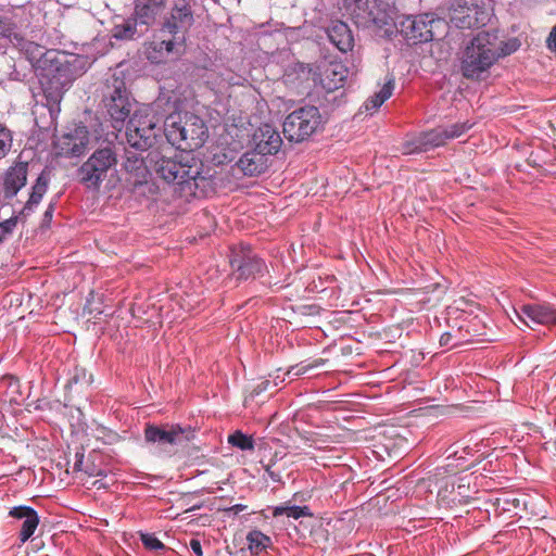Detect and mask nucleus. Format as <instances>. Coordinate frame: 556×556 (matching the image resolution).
Here are the masks:
<instances>
[{
    "mask_svg": "<svg viewBox=\"0 0 556 556\" xmlns=\"http://www.w3.org/2000/svg\"><path fill=\"white\" fill-rule=\"evenodd\" d=\"M81 60L55 49L47 52L38 65V76L43 96L50 106L59 105L71 84L81 75Z\"/></svg>",
    "mask_w": 556,
    "mask_h": 556,
    "instance_id": "1",
    "label": "nucleus"
},
{
    "mask_svg": "<svg viewBox=\"0 0 556 556\" xmlns=\"http://www.w3.org/2000/svg\"><path fill=\"white\" fill-rule=\"evenodd\" d=\"M497 60V30H482L462 52V74L467 79H479Z\"/></svg>",
    "mask_w": 556,
    "mask_h": 556,
    "instance_id": "2",
    "label": "nucleus"
},
{
    "mask_svg": "<svg viewBox=\"0 0 556 556\" xmlns=\"http://www.w3.org/2000/svg\"><path fill=\"white\" fill-rule=\"evenodd\" d=\"M164 125L168 141L181 150L198 149L207 138V127L203 119L191 113L169 115Z\"/></svg>",
    "mask_w": 556,
    "mask_h": 556,
    "instance_id": "3",
    "label": "nucleus"
},
{
    "mask_svg": "<svg viewBox=\"0 0 556 556\" xmlns=\"http://www.w3.org/2000/svg\"><path fill=\"white\" fill-rule=\"evenodd\" d=\"M194 438L195 430L189 425L147 424L144 428L146 442L167 455H170L175 447L186 445Z\"/></svg>",
    "mask_w": 556,
    "mask_h": 556,
    "instance_id": "4",
    "label": "nucleus"
},
{
    "mask_svg": "<svg viewBox=\"0 0 556 556\" xmlns=\"http://www.w3.org/2000/svg\"><path fill=\"white\" fill-rule=\"evenodd\" d=\"M151 162H154L153 168L159 177L168 184L179 186L181 192L194 193L198 187V179H203L198 166L157 155H155V159L151 157Z\"/></svg>",
    "mask_w": 556,
    "mask_h": 556,
    "instance_id": "5",
    "label": "nucleus"
},
{
    "mask_svg": "<svg viewBox=\"0 0 556 556\" xmlns=\"http://www.w3.org/2000/svg\"><path fill=\"white\" fill-rule=\"evenodd\" d=\"M159 118L150 108H140L134 111L126 126V139L136 150H148L156 138Z\"/></svg>",
    "mask_w": 556,
    "mask_h": 556,
    "instance_id": "6",
    "label": "nucleus"
},
{
    "mask_svg": "<svg viewBox=\"0 0 556 556\" xmlns=\"http://www.w3.org/2000/svg\"><path fill=\"white\" fill-rule=\"evenodd\" d=\"M116 163L117 155L112 147L97 149L78 168L79 181L88 189H99Z\"/></svg>",
    "mask_w": 556,
    "mask_h": 556,
    "instance_id": "7",
    "label": "nucleus"
},
{
    "mask_svg": "<svg viewBox=\"0 0 556 556\" xmlns=\"http://www.w3.org/2000/svg\"><path fill=\"white\" fill-rule=\"evenodd\" d=\"M318 108L305 105L291 112L283 122V134L289 141L302 142L321 126Z\"/></svg>",
    "mask_w": 556,
    "mask_h": 556,
    "instance_id": "8",
    "label": "nucleus"
},
{
    "mask_svg": "<svg viewBox=\"0 0 556 556\" xmlns=\"http://www.w3.org/2000/svg\"><path fill=\"white\" fill-rule=\"evenodd\" d=\"M399 25V30L407 43L418 45L433 40L438 29L444 27L445 23L434 14L425 13L405 16Z\"/></svg>",
    "mask_w": 556,
    "mask_h": 556,
    "instance_id": "9",
    "label": "nucleus"
},
{
    "mask_svg": "<svg viewBox=\"0 0 556 556\" xmlns=\"http://www.w3.org/2000/svg\"><path fill=\"white\" fill-rule=\"evenodd\" d=\"M104 94V105L109 115L113 121V127L121 130L124 122L132 111L134 101L130 100L125 81L117 77H113L106 86Z\"/></svg>",
    "mask_w": 556,
    "mask_h": 556,
    "instance_id": "10",
    "label": "nucleus"
},
{
    "mask_svg": "<svg viewBox=\"0 0 556 556\" xmlns=\"http://www.w3.org/2000/svg\"><path fill=\"white\" fill-rule=\"evenodd\" d=\"M229 263L237 280L254 279L267 270L265 261L250 245L243 243L230 249Z\"/></svg>",
    "mask_w": 556,
    "mask_h": 556,
    "instance_id": "11",
    "label": "nucleus"
},
{
    "mask_svg": "<svg viewBox=\"0 0 556 556\" xmlns=\"http://www.w3.org/2000/svg\"><path fill=\"white\" fill-rule=\"evenodd\" d=\"M448 17L457 28H473L485 25L489 14L471 0H453L448 8Z\"/></svg>",
    "mask_w": 556,
    "mask_h": 556,
    "instance_id": "12",
    "label": "nucleus"
},
{
    "mask_svg": "<svg viewBox=\"0 0 556 556\" xmlns=\"http://www.w3.org/2000/svg\"><path fill=\"white\" fill-rule=\"evenodd\" d=\"M194 24L193 12L188 0H178L170 8L168 15L164 18L162 30L167 31L173 38L184 37Z\"/></svg>",
    "mask_w": 556,
    "mask_h": 556,
    "instance_id": "13",
    "label": "nucleus"
},
{
    "mask_svg": "<svg viewBox=\"0 0 556 556\" xmlns=\"http://www.w3.org/2000/svg\"><path fill=\"white\" fill-rule=\"evenodd\" d=\"M472 127L469 122L455 123L450 126H439L428 131L419 134L421 141H419V149L426 152L432 149L444 146L448 140L460 137Z\"/></svg>",
    "mask_w": 556,
    "mask_h": 556,
    "instance_id": "14",
    "label": "nucleus"
},
{
    "mask_svg": "<svg viewBox=\"0 0 556 556\" xmlns=\"http://www.w3.org/2000/svg\"><path fill=\"white\" fill-rule=\"evenodd\" d=\"M89 142V131L86 126L79 125L64 132L55 141L58 153L64 156L80 155Z\"/></svg>",
    "mask_w": 556,
    "mask_h": 556,
    "instance_id": "15",
    "label": "nucleus"
},
{
    "mask_svg": "<svg viewBox=\"0 0 556 556\" xmlns=\"http://www.w3.org/2000/svg\"><path fill=\"white\" fill-rule=\"evenodd\" d=\"M519 318L529 327L533 325H556V308L549 304H525L518 313Z\"/></svg>",
    "mask_w": 556,
    "mask_h": 556,
    "instance_id": "16",
    "label": "nucleus"
},
{
    "mask_svg": "<svg viewBox=\"0 0 556 556\" xmlns=\"http://www.w3.org/2000/svg\"><path fill=\"white\" fill-rule=\"evenodd\" d=\"M28 176V162H15L3 176L2 191L5 199L14 198L26 185Z\"/></svg>",
    "mask_w": 556,
    "mask_h": 556,
    "instance_id": "17",
    "label": "nucleus"
},
{
    "mask_svg": "<svg viewBox=\"0 0 556 556\" xmlns=\"http://www.w3.org/2000/svg\"><path fill=\"white\" fill-rule=\"evenodd\" d=\"M184 42V37L168 40H153L146 45L144 54L151 63L162 64L166 62L168 56L175 52L176 48L181 47Z\"/></svg>",
    "mask_w": 556,
    "mask_h": 556,
    "instance_id": "18",
    "label": "nucleus"
},
{
    "mask_svg": "<svg viewBox=\"0 0 556 556\" xmlns=\"http://www.w3.org/2000/svg\"><path fill=\"white\" fill-rule=\"evenodd\" d=\"M255 149L265 155L276 154L282 143L280 134L268 124L261 126L253 135Z\"/></svg>",
    "mask_w": 556,
    "mask_h": 556,
    "instance_id": "19",
    "label": "nucleus"
},
{
    "mask_svg": "<svg viewBox=\"0 0 556 556\" xmlns=\"http://www.w3.org/2000/svg\"><path fill=\"white\" fill-rule=\"evenodd\" d=\"M168 0H136L134 16L140 25L149 26L164 11Z\"/></svg>",
    "mask_w": 556,
    "mask_h": 556,
    "instance_id": "20",
    "label": "nucleus"
},
{
    "mask_svg": "<svg viewBox=\"0 0 556 556\" xmlns=\"http://www.w3.org/2000/svg\"><path fill=\"white\" fill-rule=\"evenodd\" d=\"M330 42L341 52L346 53L354 47V36L349 25L342 21H333L327 28Z\"/></svg>",
    "mask_w": 556,
    "mask_h": 556,
    "instance_id": "21",
    "label": "nucleus"
},
{
    "mask_svg": "<svg viewBox=\"0 0 556 556\" xmlns=\"http://www.w3.org/2000/svg\"><path fill=\"white\" fill-rule=\"evenodd\" d=\"M237 166L245 176H257L266 170L268 156L254 148L241 155Z\"/></svg>",
    "mask_w": 556,
    "mask_h": 556,
    "instance_id": "22",
    "label": "nucleus"
},
{
    "mask_svg": "<svg viewBox=\"0 0 556 556\" xmlns=\"http://www.w3.org/2000/svg\"><path fill=\"white\" fill-rule=\"evenodd\" d=\"M348 68L341 62H330L321 71L320 83L327 91H334L344 86Z\"/></svg>",
    "mask_w": 556,
    "mask_h": 556,
    "instance_id": "23",
    "label": "nucleus"
},
{
    "mask_svg": "<svg viewBox=\"0 0 556 556\" xmlns=\"http://www.w3.org/2000/svg\"><path fill=\"white\" fill-rule=\"evenodd\" d=\"M12 46L25 55L37 72L38 65H41V61L49 51L43 46L27 40L22 33H20L17 37H14Z\"/></svg>",
    "mask_w": 556,
    "mask_h": 556,
    "instance_id": "24",
    "label": "nucleus"
},
{
    "mask_svg": "<svg viewBox=\"0 0 556 556\" xmlns=\"http://www.w3.org/2000/svg\"><path fill=\"white\" fill-rule=\"evenodd\" d=\"M49 185V175L42 172L36 179L35 184L31 187V191L29 193V198L26 201L25 205L20 212V215L26 217L31 214L34 208L40 203L42 197L48 190Z\"/></svg>",
    "mask_w": 556,
    "mask_h": 556,
    "instance_id": "25",
    "label": "nucleus"
},
{
    "mask_svg": "<svg viewBox=\"0 0 556 556\" xmlns=\"http://www.w3.org/2000/svg\"><path fill=\"white\" fill-rule=\"evenodd\" d=\"M273 517L277 518L280 516H287L288 518H292L298 520L303 517L312 518L314 514L312 513L308 506H298V505H278L271 508Z\"/></svg>",
    "mask_w": 556,
    "mask_h": 556,
    "instance_id": "26",
    "label": "nucleus"
},
{
    "mask_svg": "<svg viewBox=\"0 0 556 556\" xmlns=\"http://www.w3.org/2000/svg\"><path fill=\"white\" fill-rule=\"evenodd\" d=\"M247 541L253 555H258L271 545V539L260 530H251L247 534Z\"/></svg>",
    "mask_w": 556,
    "mask_h": 556,
    "instance_id": "27",
    "label": "nucleus"
},
{
    "mask_svg": "<svg viewBox=\"0 0 556 556\" xmlns=\"http://www.w3.org/2000/svg\"><path fill=\"white\" fill-rule=\"evenodd\" d=\"M394 88V84L392 80L387 81L379 92L375 93L372 97L368 98L364 108L366 111H376L378 110L384 101H387L391 96Z\"/></svg>",
    "mask_w": 556,
    "mask_h": 556,
    "instance_id": "28",
    "label": "nucleus"
},
{
    "mask_svg": "<svg viewBox=\"0 0 556 556\" xmlns=\"http://www.w3.org/2000/svg\"><path fill=\"white\" fill-rule=\"evenodd\" d=\"M137 24L140 23L136 21V16L134 20L129 18L122 24H116L113 28V37L121 40L132 39L137 34Z\"/></svg>",
    "mask_w": 556,
    "mask_h": 556,
    "instance_id": "29",
    "label": "nucleus"
},
{
    "mask_svg": "<svg viewBox=\"0 0 556 556\" xmlns=\"http://www.w3.org/2000/svg\"><path fill=\"white\" fill-rule=\"evenodd\" d=\"M20 29L15 21L7 15H0V38L7 39L11 45L17 37Z\"/></svg>",
    "mask_w": 556,
    "mask_h": 556,
    "instance_id": "30",
    "label": "nucleus"
},
{
    "mask_svg": "<svg viewBox=\"0 0 556 556\" xmlns=\"http://www.w3.org/2000/svg\"><path fill=\"white\" fill-rule=\"evenodd\" d=\"M228 443L240 451H253L254 440L251 435L243 433L241 430H236L229 434Z\"/></svg>",
    "mask_w": 556,
    "mask_h": 556,
    "instance_id": "31",
    "label": "nucleus"
},
{
    "mask_svg": "<svg viewBox=\"0 0 556 556\" xmlns=\"http://www.w3.org/2000/svg\"><path fill=\"white\" fill-rule=\"evenodd\" d=\"M468 341L463 334V327L453 331L444 332L440 338V345L446 349H453L460 345L463 342Z\"/></svg>",
    "mask_w": 556,
    "mask_h": 556,
    "instance_id": "32",
    "label": "nucleus"
},
{
    "mask_svg": "<svg viewBox=\"0 0 556 556\" xmlns=\"http://www.w3.org/2000/svg\"><path fill=\"white\" fill-rule=\"evenodd\" d=\"M38 525L39 516L37 511H35L33 516H28L26 519L23 520L18 534L21 543H25L31 538Z\"/></svg>",
    "mask_w": 556,
    "mask_h": 556,
    "instance_id": "33",
    "label": "nucleus"
},
{
    "mask_svg": "<svg viewBox=\"0 0 556 556\" xmlns=\"http://www.w3.org/2000/svg\"><path fill=\"white\" fill-rule=\"evenodd\" d=\"M11 130L0 124V160L3 159L12 148Z\"/></svg>",
    "mask_w": 556,
    "mask_h": 556,
    "instance_id": "34",
    "label": "nucleus"
},
{
    "mask_svg": "<svg viewBox=\"0 0 556 556\" xmlns=\"http://www.w3.org/2000/svg\"><path fill=\"white\" fill-rule=\"evenodd\" d=\"M140 540L143 546L150 551H164L165 545L155 536L154 533H141Z\"/></svg>",
    "mask_w": 556,
    "mask_h": 556,
    "instance_id": "35",
    "label": "nucleus"
},
{
    "mask_svg": "<svg viewBox=\"0 0 556 556\" xmlns=\"http://www.w3.org/2000/svg\"><path fill=\"white\" fill-rule=\"evenodd\" d=\"M518 48H519V42L517 39H511L508 41H501L500 38L497 37L498 59L514 53Z\"/></svg>",
    "mask_w": 556,
    "mask_h": 556,
    "instance_id": "36",
    "label": "nucleus"
},
{
    "mask_svg": "<svg viewBox=\"0 0 556 556\" xmlns=\"http://www.w3.org/2000/svg\"><path fill=\"white\" fill-rule=\"evenodd\" d=\"M18 222V216H12L0 223V242L12 236Z\"/></svg>",
    "mask_w": 556,
    "mask_h": 556,
    "instance_id": "37",
    "label": "nucleus"
},
{
    "mask_svg": "<svg viewBox=\"0 0 556 556\" xmlns=\"http://www.w3.org/2000/svg\"><path fill=\"white\" fill-rule=\"evenodd\" d=\"M124 168L130 173L143 170V159L140 157L137 153H128L124 163Z\"/></svg>",
    "mask_w": 556,
    "mask_h": 556,
    "instance_id": "38",
    "label": "nucleus"
},
{
    "mask_svg": "<svg viewBox=\"0 0 556 556\" xmlns=\"http://www.w3.org/2000/svg\"><path fill=\"white\" fill-rule=\"evenodd\" d=\"M419 141H421V138L419 135L413 137L412 139L406 140L402 147L403 153L404 154H414V153L426 152L424 149H419V147H421L419 144Z\"/></svg>",
    "mask_w": 556,
    "mask_h": 556,
    "instance_id": "39",
    "label": "nucleus"
},
{
    "mask_svg": "<svg viewBox=\"0 0 556 556\" xmlns=\"http://www.w3.org/2000/svg\"><path fill=\"white\" fill-rule=\"evenodd\" d=\"M36 510L30 506H16L11 508L9 516L17 520H24L28 516H33Z\"/></svg>",
    "mask_w": 556,
    "mask_h": 556,
    "instance_id": "40",
    "label": "nucleus"
},
{
    "mask_svg": "<svg viewBox=\"0 0 556 556\" xmlns=\"http://www.w3.org/2000/svg\"><path fill=\"white\" fill-rule=\"evenodd\" d=\"M325 361L323 358L316 359L313 364L308 365H298L296 367H292L287 374L293 376H300L306 374L311 368L318 367L324 365Z\"/></svg>",
    "mask_w": 556,
    "mask_h": 556,
    "instance_id": "41",
    "label": "nucleus"
},
{
    "mask_svg": "<svg viewBox=\"0 0 556 556\" xmlns=\"http://www.w3.org/2000/svg\"><path fill=\"white\" fill-rule=\"evenodd\" d=\"M386 12H394L399 0H376Z\"/></svg>",
    "mask_w": 556,
    "mask_h": 556,
    "instance_id": "42",
    "label": "nucleus"
},
{
    "mask_svg": "<svg viewBox=\"0 0 556 556\" xmlns=\"http://www.w3.org/2000/svg\"><path fill=\"white\" fill-rule=\"evenodd\" d=\"M265 472L274 482H281V476L271 469L270 465H264Z\"/></svg>",
    "mask_w": 556,
    "mask_h": 556,
    "instance_id": "43",
    "label": "nucleus"
},
{
    "mask_svg": "<svg viewBox=\"0 0 556 556\" xmlns=\"http://www.w3.org/2000/svg\"><path fill=\"white\" fill-rule=\"evenodd\" d=\"M189 545L197 556H203L202 545L198 539H191Z\"/></svg>",
    "mask_w": 556,
    "mask_h": 556,
    "instance_id": "44",
    "label": "nucleus"
},
{
    "mask_svg": "<svg viewBox=\"0 0 556 556\" xmlns=\"http://www.w3.org/2000/svg\"><path fill=\"white\" fill-rule=\"evenodd\" d=\"M547 47L556 52V25L552 28L549 36L547 38Z\"/></svg>",
    "mask_w": 556,
    "mask_h": 556,
    "instance_id": "45",
    "label": "nucleus"
},
{
    "mask_svg": "<svg viewBox=\"0 0 556 556\" xmlns=\"http://www.w3.org/2000/svg\"><path fill=\"white\" fill-rule=\"evenodd\" d=\"M53 212H54V205L53 204H50L45 214H43V223H50L51 219H52V216H53Z\"/></svg>",
    "mask_w": 556,
    "mask_h": 556,
    "instance_id": "46",
    "label": "nucleus"
},
{
    "mask_svg": "<svg viewBox=\"0 0 556 556\" xmlns=\"http://www.w3.org/2000/svg\"><path fill=\"white\" fill-rule=\"evenodd\" d=\"M244 509H247V505L236 504V505L227 508L226 510L229 513H232L233 515H238L239 513L243 511Z\"/></svg>",
    "mask_w": 556,
    "mask_h": 556,
    "instance_id": "47",
    "label": "nucleus"
},
{
    "mask_svg": "<svg viewBox=\"0 0 556 556\" xmlns=\"http://www.w3.org/2000/svg\"><path fill=\"white\" fill-rule=\"evenodd\" d=\"M76 462L74 464V470H83L81 469V465H83V458H84V454H79L77 453L76 454Z\"/></svg>",
    "mask_w": 556,
    "mask_h": 556,
    "instance_id": "48",
    "label": "nucleus"
},
{
    "mask_svg": "<svg viewBox=\"0 0 556 556\" xmlns=\"http://www.w3.org/2000/svg\"><path fill=\"white\" fill-rule=\"evenodd\" d=\"M295 68H299V71L303 74H305L306 76H308L309 74V70H307V67L304 65V64H296L295 65Z\"/></svg>",
    "mask_w": 556,
    "mask_h": 556,
    "instance_id": "49",
    "label": "nucleus"
},
{
    "mask_svg": "<svg viewBox=\"0 0 556 556\" xmlns=\"http://www.w3.org/2000/svg\"><path fill=\"white\" fill-rule=\"evenodd\" d=\"M269 384V381H264L261 384L257 386V391L261 392L263 390H266Z\"/></svg>",
    "mask_w": 556,
    "mask_h": 556,
    "instance_id": "50",
    "label": "nucleus"
},
{
    "mask_svg": "<svg viewBox=\"0 0 556 556\" xmlns=\"http://www.w3.org/2000/svg\"><path fill=\"white\" fill-rule=\"evenodd\" d=\"M86 472H87L89 476H97V475H96L94 472H92V471H87V470H86Z\"/></svg>",
    "mask_w": 556,
    "mask_h": 556,
    "instance_id": "51",
    "label": "nucleus"
}]
</instances>
